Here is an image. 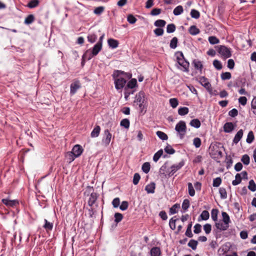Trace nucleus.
<instances>
[{
  "label": "nucleus",
  "instance_id": "69168bd1",
  "mask_svg": "<svg viewBox=\"0 0 256 256\" xmlns=\"http://www.w3.org/2000/svg\"><path fill=\"white\" fill-rule=\"evenodd\" d=\"M137 19L132 14H130L127 17V20L128 22L131 24H134Z\"/></svg>",
  "mask_w": 256,
  "mask_h": 256
},
{
  "label": "nucleus",
  "instance_id": "9b49d317",
  "mask_svg": "<svg viewBox=\"0 0 256 256\" xmlns=\"http://www.w3.org/2000/svg\"><path fill=\"white\" fill-rule=\"evenodd\" d=\"M178 63L182 67L183 69L182 70L185 72H188V68L190 64L184 58H183V59H182L179 62H178Z\"/></svg>",
  "mask_w": 256,
  "mask_h": 256
},
{
  "label": "nucleus",
  "instance_id": "39448f33",
  "mask_svg": "<svg viewBox=\"0 0 256 256\" xmlns=\"http://www.w3.org/2000/svg\"><path fill=\"white\" fill-rule=\"evenodd\" d=\"M218 52L224 58H230L232 56L231 49L227 48L225 46H218Z\"/></svg>",
  "mask_w": 256,
  "mask_h": 256
},
{
  "label": "nucleus",
  "instance_id": "2f4dec72",
  "mask_svg": "<svg viewBox=\"0 0 256 256\" xmlns=\"http://www.w3.org/2000/svg\"><path fill=\"white\" fill-rule=\"evenodd\" d=\"M192 222H190L188 226L187 229L186 230L185 234L188 238H192L193 236V234L192 232Z\"/></svg>",
  "mask_w": 256,
  "mask_h": 256
},
{
  "label": "nucleus",
  "instance_id": "603ef678",
  "mask_svg": "<svg viewBox=\"0 0 256 256\" xmlns=\"http://www.w3.org/2000/svg\"><path fill=\"white\" fill-rule=\"evenodd\" d=\"M190 206V204L189 200L188 199L184 200L182 204V208L186 211L188 208Z\"/></svg>",
  "mask_w": 256,
  "mask_h": 256
},
{
  "label": "nucleus",
  "instance_id": "c03bdc74",
  "mask_svg": "<svg viewBox=\"0 0 256 256\" xmlns=\"http://www.w3.org/2000/svg\"><path fill=\"white\" fill-rule=\"evenodd\" d=\"M180 208V205L178 204H174L172 208L170 209V214H174L178 212V208Z\"/></svg>",
  "mask_w": 256,
  "mask_h": 256
},
{
  "label": "nucleus",
  "instance_id": "cd10ccee",
  "mask_svg": "<svg viewBox=\"0 0 256 256\" xmlns=\"http://www.w3.org/2000/svg\"><path fill=\"white\" fill-rule=\"evenodd\" d=\"M184 12L183 7L182 6H178L173 10V14L175 16H179Z\"/></svg>",
  "mask_w": 256,
  "mask_h": 256
},
{
  "label": "nucleus",
  "instance_id": "e2e57ef3",
  "mask_svg": "<svg viewBox=\"0 0 256 256\" xmlns=\"http://www.w3.org/2000/svg\"><path fill=\"white\" fill-rule=\"evenodd\" d=\"M114 218L115 222L118 223L122 220L123 218V216L120 213L116 212L114 214Z\"/></svg>",
  "mask_w": 256,
  "mask_h": 256
},
{
  "label": "nucleus",
  "instance_id": "f3484780",
  "mask_svg": "<svg viewBox=\"0 0 256 256\" xmlns=\"http://www.w3.org/2000/svg\"><path fill=\"white\" fill-rule=\"evenodd\" d=\"M156 188V185L154 182H151L150 184L146 186L145 190L148 194H154Z\"/></svg>",
  "mask_w": 256,
  "mask_h": 256
},
{
  "label": "nucleus",
  "instance_id": "2eb2a0df",
  "mask_svg": "<svg viewBox=\"0 0 256 256\" xmlns=\"http://www.w3.org/2000/svg\"><path fill=\"white\" fill-rule=\"evenodd\" d=\"M242 136L243 130L242 129L240 130L235 135L233 140V142L235 144H237L242 138Z\"/></svg>",
  "mask_w": 256,
  "mask_h": 256
},
{
  "label": "nucleus",
  "instance_id": "72a5a7b5",
  "mask_svg": "<svg viewBox=\"0 0 256 256\" xmlns=\"http://www.w3.org/2000/svg\"><path fill=\"white\" fill-rule=\"evenodd\" d=\"M163 154V150L162 149L158 150L154 156L153 160L154 162H156L158 160L160 156Z\"/></svg>",
  "mask_w": 256,
  "mask_h": 256
},
{
  "label": "nucleus",
  "instance_id": "f257e3e1",
  "mask_svg": "<svg viewBox=\"0 0 256 256\" xmlns=\"http://www.w3.org/2000/svg\"><path fill=\"white\" fill-rule=\"evenodd\" d=\"M104 37V34H103L99 38L98 42L94 46L88 50L84 56L88 58V60H90L93 57L97 56L99 52L102 50L103 40Z\"/></svg>",
  "mask_w": 256,
  "mask_h": 256
},
{
  "label": "nucleus",
  "instance_id": "4d7b16f0",
  "mask_svg": "<svg viewBox=\"0 0 256 256\" xmlns=\"http://www.w3.org/2000/svg\"><path fill=\"white\" fill-rule=\"evenodd\" d=\"M241 160L244 164L248 165L250 164V157L248 154H244L242 156Z\"/></svg>",
  "mask_w": 256,
  "mask_h": 256
},
{
  "label": "nucleus",
  "instance_id": "aec40b11",
  "mask_svg": "<svg viewBox=\"0 0 256 256\" xmlns=\"http://www.w3.org/2000/svg\"><path fill=\"white\" fill-rule=\"evenodd\" d=\"M108 46L112 48H116L118 46V42L117 40L113 38H110L108 40Z\"/></svg>",
  "mask_w": 256,
  "mask_h": 256
},
{
  "label": "nucleus",
  "instance_id": "0eeeda50",
  "mask_svg": "<svg viewBox=\"0 0 256 256\" xmlns=\"http://www.w3.org/2000/svg\"><path fill=\"white\" fill-rule=\"evenodd\" d=\"M112 138V135L109 130L108 129L105 130H104V136L102 140V144L105 146H108L111 141Z\"/></svg>",
  "mask_w": 256,
  "mask_h": 256
},
{
  "label": "nucleus",
  "instance_id": "49530a36",
  "mask_svg": "<svg viewBox=\"0 0 256 256\" xmlns=\"http://www.w3.org/2000/svg\"><path fill=\"white\" fill-rule=\"evenodd\" d=\"M45 224L44 225V228L47 230H50L52 229L53 224L48 222L46 220H44Z\"/></svg>",
  "mask_w": 256,
  "mask_h": 256
},
{
  "label": "nucleus",
  "instance_id": "423d86ee",
  "mask_svg": "<svg viewBox=\"0 0 256 256\" xmlns=\"http://www.w3.org/2000/svg\"><path fill=\"white\" fill-rule=\"evenodd\" d=\"M198 82L208 91L210 94H212V89L211 84L209 82L208 80L204 76H200L198 78Z\"/></svg>",
  "mask_w": 256,
  "mask_h": 256
},
{
  "label": "nucleus",
  "instance_id": "a878e982",
  "mask_svg": "<svg viewBox=\"0 0 256 256\" xmlns=\"http://www.w3.org/2000/svg\"><path fill=\"white\" fill-rule=\"evenodd\" d=\"M222 215L224 223L226 224V225H228L229 223L230 222L228 214L226 212H222Z\"/></svg>",
  "mask_w": 256,
  "mask_h": 256
},
{
  "label": "nucleus",
  "instance_id": "dca6fc26",
  "mask_svg": "<svg viewBox=\"0 0 256 256\" xmlns=\"http://www.w3.org/2000/svg\"><path fill=\"white\" fill-rule=\"evenodd\" d=\"M144 93L143 92H140L138 94H136L134 102L137 104L139 103H144Z\"/></svg>",
  "mask_w": 256,
  "mask_h": 256
},
{
  "label": "nucleus",
  "instance_id": "4468645a",
  "mask_svg": "<svg viewBox=\"0 0 256 256\" xmlns=\"http://www.w3.org/2000/svg\"><path fill=\"white\" fill-rule=\"evenodd\" d=\"M98 198V195L96 192H92L88 200L89 206H92Z\"/></svg>",
  "mask_w": 256,
  "mask_h": 256
},
{
  "label": "nucleus",
  "instance_id": "7ed1b4c3",
  "mask_svg": "<svg viewBox=\"0 0 256 256\" xmlns=\"http://www.w3.org/2000/svg\"><path fill=\"white\" fill-rule=\"evenodd\" d=\"M83 150H84L81 146L79 144L75 145L73 147L72 151L67 154L68 156H72V158H70V162L74 160L75 158L80 156L82 153Z\"/></svg>",
  "mask_w": 256,
  "mask_h": 256
},
{
  "label": "nucleus",
  "instance_id": "338daca9",
  "mask_svg": "<svg viewBox=\"0 0 256 256\" xmlns=\"http://www.w3.org/2000/svg\"><path fill=\"white\" fill-rule=\"evenodd\" d=\"M104 6H98V7L96 8L94 10V12L96 14L99 15V14H100L104 12Z\"/></svg>",
  "mask_w": 256,
  "mask_h": 256
},
{
  "label": "nucleus",
  "instance_id": "c9c22d12",
  "mask_svg": "<svg viewBox=\"0 0 256 256\" xmlns=\"http://www.w3.org/2000/svg\"><path fill=\"white\" fill-rule=\"evenodd\" d=\"M198 244V241L194 240H190L188 243V246L191 248L193 250H195Z\"/></svg>",
  "mask_w": 256,
  "mask_h": 256
},
{
  "label": "nucleus",
  "instance_id": "ddd939ff",
  "mask_svg": "<svg viewBox=\"0 0 256 256\" xmlns=\"http://www.w3.org/2000/svg\"><path fill=\"white\" fill-rule=\"evenodd\" d=\"M88 41L91 44L95 42L98 39V35L94 32H90L87 36Z\"/></svg>",
  "mask_w": 256,
  "mask_h": 256
},
{
  "label": "nucleus",
  "instance_id": "a19ab883",
  "mask_svg": "<svg viewBox=\"0 0 256 256\" xmlns=\"http://www.w3.org/2000/svg\"><path fill=\"white\" fill-rule=\"evenodd\" d=\"M166 24L165 20H158L155 21L154 25L157 27H164Z\"/></svg>",
  "mask_w": 256,
  "mask_h": 256
},
{
  "label": "nucleus",
  "instance_id": "3c124183",
  "mask_svg": "<svg viewBox=\"0 0 256 256\" xmlns=\"http://www.w3.org/2000/svg\"><path fill=\"white\" fill-rule=\"evenodd\" d=\"M213 65L218 70H220L222 68L221 62L217 60H215L213 61Z\"/></svg>",
  "mask_w": 256,
  "mask_h": 256
},
{
  "label": "nucleus",
  "instance_id": "0e129e2a",
  "mask_svg": "<svg viewBox=\"0 0 256 256\" xmlns=\"http://www.w3.org/2000/svg\"><path fill=\"white\" fill-rule=\"evenodd\" d=\"M175 56L176 58L177 62H179L182 59H183L184 57L183 53L180 51H178L175 53Z\"/></svg>",
  "mask_w": 256,
  "mask_h": 256
},
{
  "label": "nucleus",
  "instance_id": "4c0bfd02",
  "mask_svg": "<svg viewBox=\"0 0 256 256\" xmlns=\"http://www.w3.org/2000/svg\"><path fill=\"white\" fill-rule=\"evenodd\" d=\"M254 134L252 131L249 132L248 133L246 142L248 144H251L254 140Z\"/></svg>",
  "mask_w": 256,
  "mask_h": 256
},
{
  "label": "nucleus",
  "instance_id": "b1692460",
  "mask_svg": "<svg viewBox=\"0 0 256 256\" xmlns=\"http://www.w3.org/2000/svg\"><path fill=\"white\" fill-rule=\"evenodd\" d=\"M190 124L192 127L198 128L200 126L201 123L198 119L194 118L191 120Z\"/></svg>",
  "mask_w": 256,
  "mask_h": 256
},
{
  "label": "nucleus",
  "instance_id": "c85d7f7f",
  "mask_svg": "<svg viewBox=\"0 0 256 256\" xmlns=\"http://www.w3.org/2000/svg\"><path fill=\"white\" fill-rule=\"evenodd\" d=\"M189 110L187 107H180L178 110V114L180 116H184L188 113Z\"/></svg>",
  "mask_w": 256,
  "mask_h": 256
},
{
  "label": "nucleus",
  "instance_id": "bb28decb",
  "mask_svg": "<svg viewBox=\"0 0 256 256\" xmlns=\"http://www.w3.org/2000/svg\"><path fill=\"white\" fill-rule=\"evenodd\" d=\"M216 226L218 229L220 230H226L228 228V225H226L224 223L216 222Z\"/></svg>",
  "mask_w": 256,
  "mask_h": 256
},
{
  "label": "nucleus",
  "instance_id": "393cba45",
  "mask_svg": "<svg viewBox=\"0 0 256 256\" xmlns=\"http://www.w3.org/2000/svg\"><path fill=\"white\" fill-rule=\"evenodd\" d=\"M189 32L193 36H196L200 32V30L195 26H191L189 28Z\"/></svg>",
  "mask_w": 256,
  "mask_h": 256
},
{
  "label": "nucleus",
  "instance_id": "052dcab7",
  "mask_svg": "<svg viewBox=\"0 0 256 256\" xmlns=\"http://www.w3.org/2000/svg\"><path fill=\"white\" fill-rule=\"evenodd\" d=\"M251 107L253 113L256 115V96H254L251 102Z\"/></svg>",
  "mask_w": 256,
  "mask_h": 256
},
{
  "label": "nucleus",
  "instance_id": "473e14b6",
  "mask_svg": "<svg viewBox=\"0 0 256 256\" xmlns=\"http://www.w3.org/2000/svg\"><path fill=\"white\" fill-rule=\"evenodd\" d=\"M150 165L148 162H144L142 167V170L146 174H148L150 170Z\"/></svg>",
  "mask_w": 256,
  "mask_h": 256
},
{
  "label": "nucleus",
  "instance_id": "864d4df0",
  "mask_svg": "<svg viewBox=\"0 0 256 256\" xmlns=\"http://www.w3.org/2000/svg\"><path fill=\"white\" fill-rule=\"evenodd\" d=\"M222 183V179L220 177H218L213 180L212 186L214 187H218Z\"/></svg>",
  "mask_w": 256,
  "mask_h": 256
},
{
  "label": "nucleus",
  "instance_id": "f03ea898",
  "mask_svg": "<svg viewBox=\"0 0 256 256\" xmlns=\"http://www.w3.org/2000/svg\"><path fill=\"white\" fill-rule=\"evenodd\" d=\"M124 74L123 71L115 70L112 74L114 81L115 88L117 90H122L126 86V80L122 77V75Z\"/></svg>",
  "mask_w": 256,
  "mask_h": 256
},
{
  "label": "nucleus",
  "instance_id": "1a4fd4ad",
  "mask_svg": "<svg viewBox=\"0 0 256 256\" xmlns=\"http://www.w3.org/2000/svg\"><path fill=\"white\" fill-rule=\"evenodd\" d=\"M81 87L80 82L78 80H74L70 86V94L71 96L74 94L76 91Z\"/></svg>",
  "mask_w": 256,
  "mask_h": 256
},
{
  "label": "nucleus",
  "instance_id": "412c9836",
  "mask_svg": "<svg viewBox=\"0 0 256 256\" xmlns=\"http://www.w3.org/2000/svg\"><path fill=\"white\" fill-rule=\"evenodd\" d=\"M137 86V81L136 78H132L130 80L124 88L133 89Z\"/></svg>",
  "mask_w": 256,
  "mask_h": 256
},
{
  "label": "nucleus",
  "instance_id": "de8ad7c7",
  "mask_svg": "<svg viewBox=\"0 0 256 256\" xmlns=\"http://www.w3.org/2000/svg\"><path fill=\"white\" fill-rule=\"evenodd\" d=\"M190 16L192 18L198 19L200 16V14L198 11L197 10H196L194 9H192L191 10L190 12Z\"/></svg>",
  "mask_w": 256,
  "mask_h": 256
},
{
  "label": "nucleus",
  "instance_id": "c756f323",
  "mask_svg": "<svg viewBox=\"0 0 256 256\" xmlns=\"http://www.w3.org/2000/svg\"><path fill=\"white\" fill-rule=\"evenodd\" d=\"M120 125L125 128L128 129L130 125V120L128 118L122 119L120 122Z\"/></svg>",
  "mask_w": 256,
  "mask_h": 256
},
{
  "label": "nucleus",
  "instance_id": "9d476101",
  "mask_svg": "<svg viewBox=\"0 0 256 256\" xmlns=\"http://www.w3.org/2000/svg\"><path fill=\"white\" fill-rule=\"evenodd\" d=\"M2 202L8 207H14L18 204V202L16 200H10L8 198H3L2 200Z\"/></svg>",
  "mask_w": 256,
  "mask_h": 256
},
{
  "label": "nucleus",
  "instance_id": "f704fd0d",
  "mask_svg": "<svg viewBox=\"0 0 256 256\" xmlns=\"http://www.w3.org/2000/svg\"><path fill=\"white\" fill-rule=\"evenodd\" d=\"M236 179L232 182V184L233 186H237L242 181V177L240 176V174H237L235 176Z\"/></svg>",
  "mask_w": 256,
  "mask_h": 256
},
{
  "label": "nucleus",
  "instance_id": "774afa93",
  "mask_svg": "<svg viewBox=\"0 0 256 256\" xmlns=\"http://www.w3.org/2000/svg\"><path fill=\"white\" fill-rule=\"evenodd\" d=\"M204 230L206 234H209L212 230V226L209 224H206L204 226Z\"/></svg>",
  "mask_w": 256,
  "mask_h": 256
},
{
  "label": "nucleus",
  "instance_id": "8fccbe9b",
  "mask_svg": "<svg viewBox=\"0 0 256 256\" xmlns=\"http://www.w3.org/2000/svg\"><path fill=\"white\" fill-rule=\"evenodd\" d=\"M164 150L166 152L170 154H172L175 152V150L169 144H168Z\"/></svg>",
  "mask_w": 256,
  "mask_h": 256
},
{
  "label": "nucleus",
  "instance_id": "ea45409f",
  "mask_svg": "<svg viewBox=\"0 0 256 256\" xmlns=\"http://www.w3.org/2000/svg\"><path fill=\"white\" fill-rule=\"evenodd\" d=\"M156 135L162 140H167L168 138V136L164 132L161 131H158L156 132Z\"/></svg>",
  "mask_w": 256,
  "mask_h": 256
},
{
  "label": "nucleus",
  "instance_id": "20e7f679",
  "mask_svg": "<svg viewBox=\"0 0 256 256\" xmlns=\"http://www.w3.org/2000/svg\"><path fill=\"white\" fill-rule=\"evenodd\" d=\"M176 130L178 132L179 137L180 139L184 138L186 132V122L184 121H180L176 126Z\"/></svg>",
  "mask_w": 256,
  "mask_h": 256
},
{
  "label": "nucleus",
  "instance_id": "58836bf2",
  "mask_svg": "<svg viewBox=\"0 0 256 256\" xmlns=\"http://www.w3.org/2000/svg\"><path fill=\"white\" fill-rule=\"evenodd\" d=\"M248 188L253 192L256 190V184L253 180H250L248 183Z\"/></svg>",
  "mask_w": 256,
  "mask_h": 256
},
{
  "label": "nucleus",
  "instance_id": "09e8293b",
  "mask_svg": "<svg viewBox=\"0 0 256 256\" xmlns=\"http://www.w3.org/2000/svg\"><path fill=\"white\" fill-rule=\"evenodd\" d=\"M208 42L212 44H217L219 42V40L215 36H210L208 38Z\"/></svg>",
  "mask_w": 256,
  "mask_h": 256
},
{
  "label": "nucleus",
  "instance_id": "f8f14e48",
  "mask_svg": "<svg viewBox=\"0 0 256 256\" xmlns=\"http://www.w3.org/2000/svg\"><path fill=\"white\" fill-rule=\"evenodd\" d=\"M192 64L194 66L195 69L200 70V72L202 71L203 64L201 61L197 59H194L193 60Z\"/></svg>",
  "mask_w": 256,
  "mask_h": 256
},
{
  "label": "nucleus",
  "instance_id": "37998d69",
  "mask_svg": "<svg viewBox=\"0 0 256 256\" xmlns=\"http://www.w3.org/2000/svg\"><path fill=\"white\" fill-rule=\"evenodd\" d=\"M219 193L222 199H226L227 198V193L226 190L224 188H220L219 189Z\"/></svg>",
  "mask_w": 256,
  "mask_h": 256
},
{
  "label": "nucleus",
  "instance_id": "79ce46f5",
  "mask_svg": "<svg viewBox=\"0 0 256 256\" xmlns=\"http://www.w3.org/2000/svg\"><path fill=\"white\" fill-rule=\"evenodd\" d=\"M176 26L174 24H168L166 26V32L168 33H172L176 30Z\"/></svg>",
  "mask_w": 256,
  "mask_h": 256
},
{
  "label": "nucleus",
  "instance_id": "6e6d98bb",
  "mask_svg": "<svg viewBox=\"0 0 256 256\" xmlns=\"http://www.w3.org/2000/svg\"><path fill=\"white\" fill-rule=\"evenodd\" d=\"M202 144L201 140L199 138H195L193 140V144L196 148H198Z\"/></svg>",
  "mask_w": 256,
  "mask_h": 256
},
{
  "label": "nucleus",
  "instance_id": "a211bd4d",
  "mask_svg": "<svg viewBox=\"0 0 256 256\" xmlns=\"http://www.w3.org/2000/svg\"><path fill=\"white\" fill-rule=\"evenodd\" d=\"M210 218V214L207 210H204L202 212L201 214H200L198 220L200 222V220H206Z\"/></svg>",
  "mask_w": 256,
  "mask_h": 256
},
{
  "label": "nucleus",
  "instance_id": "7c9ffc66",
  "mask_svg": "<svg viewBox=\"0 0 256 256\" xmlns=\"http://www.w3.org/2000/svg\"><path fill=\"white\" fill-rule=\"evenodd\" d=\"M178 39L176 37H174L170 40V46L172 49H175L177 47Z\"/></svg>",
  "mask_w": 256,
  "mask_h": 256
},
{
  "label": "nucleus",
  "instance_id": "e433bc0d",
  "mask_svg": "<svg viewBox=\"0 0 256 256\" xmlns=\"http://www.w3.org/2000/svg\"><path fill=\"white\" fill-rule=\"evenodd\" d=\"M218 210L217 209L213 208L211 211V218L212 219L216 222L218 220Z\"/></svg>",
  "mask_w": 256,
  "mask_h": 256
},
{
  "label": "nucleus",
  "instance_id": "13d9d810",
  "mask_svg": "<svg viewBox=\"0 0 256 256\" xmlns=\"http://www.w3.org/2000/svg\"><path fill=\"white\" fill-rule=\"evenodd\" d=\"M140 178V175L138 173H135L132 182L134 185L138 184Z\"/></svg>",
  "mask_w": 256,
  "mask_h": 256
},
{
  "label": "nucleus",
  "instance_id": "4be33fe9",
  "mask_svg": "<svg viewBox=\"0 0 256 256\" xmlns=\"http://www.w3.org/2000/svg\"><path fill=\"white\" fill-rule=\"evenodd\" d=\"M151 256H160L161 254V250L158 247H154L150 251Z\"/></svg>",
  "mask_w": 256,
  "mask_h": 256
},
{
  "label": "nucleus",
  "instance_id": "680f3d73",
  "mask_svg": "<svg viewBox=\"0 0 256 256\" xmlns=\"http://www.w3.org/2000/svg\"><path fill=\"white\" fill-rule=\"evenodd\" d=\"M170 104L172 108H175L178 106V102L176 98H172L170 100Z\"/></svg>",
  "mask_w": 256,
  "mask_h": 256
},
{
  "label": "nucleus",
  "instance_id": "a18cd8bd",
  "mask_svg": "<svg viewBox=\"0 0 256 256\" xmlns=\"http://www.w3.org/2000/svg\"><path fill=\"white\" fill-rule=\"evenodd\" d=\"M188 194L190 196H193L195 194V190L193 186L192 183L188 182Z\"/></svg>",
  "mask_w": 256,
  "mask_h": 256
},
{
  "label": "nucleus",
  "instance_id": "6e6552de",
  "mask_svg": "<svg viewBox=\"0 0 256 256\" xmlns=\"http://www.w3.org/2000/svg\"><path fill=\"white\" fill-rule=\"evenodd\" d=\"M184 165V162L181 161L170 166L171 170L169 172V177L172 176L178 170H180Z\"/></svg>",
  "mask_w": 256,
  "mask_h": 256
},
{
  "label": "nucleus",
  "instance_id": "6ab92c4d",
  "mask_svg": "<svg viewBox=\"0 0 256 256\" xmlns=\"http://www.w3.org/2000/svg\"><path fill=\"white\" fill-rule=\"evenodd\" d=\"M234 129V126L232 122H226L224 126V130L226 132H230Z\"/></svg>",
  "mask_w": 256,
  "mask_h": 256
},
{
  "label": "nucleus",
  "instance_id": "5701e85b",
  "mask_svg": "<svg viewBox=\"0 0 256 256\" xmlns=\"http://www.w3.org/2000/svg\"><path fill=\"white\" fill-rule=\"evenodd\" d=\"M100 128L99 126H96L93 130H92L90 136L92 138H96L98 137L100 133Z\"/></svg>",
  "mask_w": 256,
  "mask_h": 256
},
{
  "label": "nucleus",
  "instance_id": "bf43d9fd",
  "mask_svg": "<svg viewBox=\"0 0 256 256\" xmlns=\"http://www.w3.org/2000/svg\"><path fill=\"white\" fill-rule=\"evenodd\" d=\"M231 76V74L230 72H222L221 74V78L222 80H229Z\"/></svg>",
  "mask_w": 256,
  "mask_h": 256
},
{
  "label": "nucleus",
  "instance_id": "5fc2aeb1",
  "mask_svg": "<svg viewBox=\"0 0 256 256\" xmlns=\"http://www.w3.org/2000/svg\"><path fill=\"white\" fill-rule=\"evenodd\" d=\"M167 164L164 163L160 169V174H162L164 176H166V172L167 170Z\"/></svg>",
  "mask_w": 256,
  "mask_h": 256
}]
</instances>
